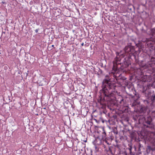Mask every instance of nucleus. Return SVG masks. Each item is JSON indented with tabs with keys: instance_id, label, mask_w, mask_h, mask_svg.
Instances as JSON below:
<instances>
[{
	"instance_id": "f257e3e1",
	"label": "nucleus",
	"mask_w": 155,
	"mask_h": 155,
	"mask_svg": "<svg viewBox=\"0 0 155 155\" xmlns=\"http://www.w3.org/2000/svg\"><path fill=\"white\" fill-rule=\"evenodd\" d=\"M102 89L101 92L103 93L105 97H109L114 96L115 88L112 84V81L110 77L106 76V78L103 81L102 85Z\"/></svg>"
},
{
	"instance_id": "f03ea898",
	"label": "nucleus",
	"mask_w": 155,
	"mask_h": 155,
	"mask_svg": "<svg viewBox=\"0 0 155 155\" xmlns=\"http://www.w3.org/2000/svg\"><path fill=\"white\" fill-rule=\"evenodd\" d=\"M133 50H134L133 47L130 45H129L126 46L124 51L116 52V56L115 58L114 62L117 64H119L118 62L120 61L121 59L124 57V52L128 53L130 51H132Z\"/></svg>"
},
{
	"instance_id": "7ed1b4c3",
	"label": "nucleus",
	"mask_w": 155,
	"mask_h": 155,
	"mask_svg": "<svg viewBox=\"0 0 155 155\" xmlns=\"http://www.w3.org/2000/svg\"><path fill=\"white\" fill-rule=\"evenodd\" d=\"M145 122L148 125H150L152 121V118L150 117L149 116L147 118L145 119Z\"/></svg>"
},
{
	"instance_id": "20e7f679",
	"label": "nucleus",
	"mask_w": 155,
	"mask_h": 155,
	"mask_svg": "<svg viewBox=\"0 0 155 155\" xmlns=\"http://www.w3.org/2000/svg\"><path fill=\"white\" fill-rule=\"evenodd\" d=\"M151 31L152 36L155 38V28L152 29Z\"/></svg>"
},
{
	"instance_id": "39448f33",
	"label": "nucleus",
	"mask_w": 155,
	"mask_h": 155,
	"mask_svg": "<svg viewBox=\"0 0 155 155\" xmlns=\"http://www.w3.org/2000/svg\"><path fill=\"white\" fill-rule=\"evenodd\" d=\"M102 137L103 138H104L106 136V133L105 132H104L102 133Z\"/></svg>"
},
{
	"instance_id": "423d86ee",
	"label": "nucleus",
	"mask_w": 155,
	"mask_h": 155,
	"mask_svg": "<svg viewBox=\"0 0 155 155\" xmlns=\"http://www.w3.org/2000/svg\"><path fill=\"white\" fill-rule=\"evenodd\" d=\"M144 102L145 104H148L149 103L148 101L147 100H145L144 101Z\"/></svg>"
},
{
	"instance_id": "0eeeda50",
	"label": "nucleus",
	"mask_w": 155,
	"mask_h": 155,
	"mask_svg": "<svg viewBox=\"0 0 155 155\" xmlns=\"http://www.w3.org/2000/svg\"><path fill=\"white\" fill-rule=\"evenodd\" d=\"M117 68H115V67L113 66V69L114 70V71H115L117 70Z\"/></svg>"
},
{
	"instance_id": "6e6552de",
	"label": "nucleus",
	"mask_w": 155,
	"mask_h": 155,
	"mask_svg": "<svg viewBox=\"0 0 155 155\" xmlns=\"http://www.w3.org/2000/svg\"><path fill=\"white\" fill-rule=\"evenodd\" d=\"M39 30V28L37 29H36L35 30V32L36 33H38V31Z\"/></svg>"
},
{
	"instance_id": "1a4fd4ad",
	"label": "nucleus",
	"mask_w": 155,
	"mask_h": 155,
	"mask_svg": "<svg viewBox=\"0 0 155 155\" xmlns=\"http://www.w3.org/2000/svg\"><path fill=\"white\" fill-rule=\"evenodd\" d=\"M96 150H98V149L97 148V147L96 146H94Z\"/></svg>"
},
{
	"instance_id": "9d476101",
	"label": "nucleus",
	"mask_w": 155,
	"mask_h": 155,
	"mask_svg": "<svg viewBox=\"0 0 155 155\" xmlns=\"http://www.w3.org/2000/svg\"><path fill=\"white\" fill-rule=\"evenodd\" d=\"M84 45V43H83L81 44V46H83Z\"/></svg>"
},
{
	"instance_id": "9b49d317",
	"label": "nucleus",
	"mask_w": 155,
	"mask_h": 155,
	"mask_svg": "<svg viewBox=\"0 0 155 155\" xmlns=\"http://www.w3.org/2000/svg\"><path fill=\"white\" fill-rule=\"evenodd\" d=\"M52 47H53L54 46V45H52Z\"/></svg>"
},
{
	"instance_id": "f8f14e48",
	"label": "nucleus",
	"mask_w": 155,
	"mask_h": 155,
	"mask_svg": "<svg viewBox=\"0 0 155 155\" xmlns=\"http://www.w3.org/2000/svg\"><path fill=\"white\" fill-rule=\"evenodd\" d=\"M132 106H134V104H133Z\"/></svg>"
},
{
	"instance_id": "ddd939ff",
	"label": "nucleus",
	"mask_w": 155,
	"mask_h": 155,
	"mask_svg": "<svg viewBox=\"0 0 155 155\" xmlns=\"http://www.w3.org/2000/svg\"><path fill=\"white\" fill-rule=\"evenodd\" d=\"M147 127H149L148 126H147Z\"/></svg>"
},
{
	"instance_id": "4468645a",
	"label": "nucleus",
	"mask_w": 155,
	"mask_h": 155,
	"mask_svg": "<svg viewBox=\"0 0 155 155\" xmlns=\"http://www.w3.org/2000/svg\"><path fill=\"white\" fill-rule=\"evenodd\" d=\"M121 101H123V99H122V100H121Z\"/></svg>"
},
{
	"instance_id": "2eb2a0df",
	"label": "nucleus",
	"mask_w": 155,
	"mask_h": 155,
	"mask_svg": "<svg viewBox=\"0 0 155 155\" xmlns=\"http://www.w3.org/2000/svg\"><path fill=\"white\" fill-rule=\"evenodd\" d=\"M45 108H43V109H45Z\"/></svg>"
},
{
	"instance_id": "dca6fc26",
	"label": "nucleus",
	"mask_w": 155,
	"mask_h": 155,
	"mask_svg": "<svg viewBox=\"0 0 155 155\" xmlns=\"http://www.w3.org/2000/svg\"><path fill=\"white\" fill-rule=\"evenodd\" d=\"M154 97L155 98V96H154Z\"/></svg>"
}]
</instances>
